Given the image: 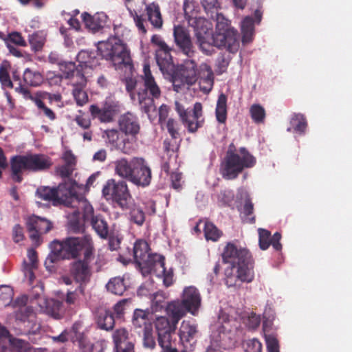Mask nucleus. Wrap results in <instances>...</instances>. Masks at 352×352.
I'll return each instance as SVG.
<instances>
[{
    "label": "nucleus",
    "instance_id": "f257e3e1",
    "mask_svg": "<svg viewBox=\"0 0 352 352\" xmlns=\"http://www.w3.org/2000/svg\"><path fill=\"white\" fill-rule=\"evenodd\" d=\"M79 64L76 66L74 63H67V85L73 87L72 93L77 105L83 106L89 101V98L85 88L87 79L85 76L87 68L92 69L98 64L94 53L81 51L77 55Z\"/></svg>",
    "mask_w": 352,
    "mask_h": 352
},
{
    "label": "nucleus",
    "instance_id": "f03ea898",
    "mask_svg": "<svg viewBox=\"0 0 352 352\" xmlns=\"http://www.w3.org/2000/svg\"><path fill=\"white\" fill-rule=\"evenodd\" d=\"M98 51L103 58L111 63L116 70L132 72L133 64L130 51L120 39L113 37L99 42Z\"/></svg>",
    "mask_w": 352,
    "mask_h": 352
},
{
    "label": "nucleus",
    "instance_id": "7ed1b4c3",
    "mask_svg": "<svg viewBox=\"0 0 352 352\" xmlns=\"http://www.w3.org/2000/svg\"><path fill=\"white\" fill-rule=\"evenodd\" d=\"M239 151V153H236L228 149L226 152L219 168L223 179H235L245 168H252L256 164V158L245 147H241Z\"/></svg>",
    "mask_w": 352,
    "mask_h": 352
},
{
    "label": "nucleus",
    "instance_id": "20e7f679",
    "mask_svg": "<svg viewBox=\"0 0 352 352\" xmlns=\"http://www.w3.org/2000/svg\"><path fill=\"white\" fill-rule=\"evenodd\" d=\"M133 258L144 276L151 274L157 267H162L164 257L160 254H153L148 242L144 239H138L133 245Z\"/></svg>",
    "mask_w": 352,
    "mask_h": 352
},
{
    "label": "nucleus",
    "instance_id": "39448f33",
    "mask_svg": "<svg viewBox=\"0 0 352 352\" xmlns=\"http://www.w3.org/2000/svg\"><path fill=\"white\" fill-rule=\"evenodd\" d=\"M216 30L213 42L217 47L226 48L231 53H235L239 47L238 32L230 28L229 21L222 14L216 12Z\"/></svg>",
    "mask_w": 352,
    "mask_h": 352
},
{
    "label": "nucleus",
    "instance_id": "423d86ee",
    "mask_svg": "<svg viewBox=\"0 0 352 352\" xmlns=\"http://www.w3.org/2000/svg\"><path fill=\"white\" fill-rule=\"evenodd\" d=\"M52 165L50 159L43 154H28L15 156L11 162L13 180L20 182L19 173L23 170L40 171L47 169Z\"/></svg>",
    "mask_w": 352,
    "mask_h": 352
},
{
    "label": "nucleus",
    "instance_id": "0eeeda50",
    "mask_svg": "<svg viewBox=\"0 0 352 352\" xmlns=\"http://www.w3.org/2000/svg\"><path fill=\"white\" fill-rule=\"evenodd\" d=\"M77 192L73 201L77 204L75 206L84 209L85 219H90L91 225L97 234L102 239H107L109 234V226L102 215H94L92 206L87 201L84 195V189L76 186Z\"/></svg>",
    "mask_w": 352,
    "mask_h": 352
},
{
    "label": "nucleus",
    "instance_id": "6e6552de",
    "mask_svg": "<svg viewBox=\"0 0 352 352\" xmlns=\"http://www.w3.org/2000/svg\"><path fill=\"white\" fill-rule=\"evenodd\" d=\"M102 194L107 201L116 203L122 209L129 208L131 195L126 182H116L114 179H108L103 186Z\"/></svg>",
    "mask_w": 352,
    "mask_h": 352
},
{
    "label": "nucleus",
    "instance_id": "1a4fd4ad",
    "mask_svg": "<svg viewBox=\"0 0 352 352\" xmlns=\"http://www.w3.org/2000/svg\"><path fill=\"white\" fill-rule=\"evenodd\" d=\"M76 186L78 187H82L85 190L83 184H78L77 182H73L70 187L67 189V208H71L72 212L67 211V230L74 233L80 234L83 233L85 230V221L88 219H85L84 214L81 217L80 210L84 211L82 208H78L75 206L77 205L76 203L72 201L74 197H76Z\"/></svg>",
    "mask_w": 352,
    "mask_h": 352
},
{
    "label": "nucleus",
    "instance_id": "9d476101",
    "mask_svg": "<svg viewBox=\"0 0 352 352\" xmlns=\"http://www.w3.org/2000/svg\"><path fill=\"white\" fill-rule=\"evenodd\" d=\"M171 81L174 91L179 92L184 85H192L197 80V64L193 60H186L183 65L173 72Z\"/></svg>",
    "mask_w": 352,
    "mask_h": 352
},
{
    "label": "nucleus",
    "instance_id": "9b49d317",
    "mask_svg": "<svg viewBox=\"0 0 352 352\" xmlns=\"http://www.w3.org/2000/svg\"><path fill=\"white\" fill-rule=\"evenodd\" d=\"M94 253V246L90 237H67V259L77 258L82 255L86 260H91Z\"/></svg>",
    "mask_w": 352,
    "mask_h": 352
},
{
    "label": "nucleus",
    "instance_id": "f8f14e48",
    "mask_svg": "<svg viewBox=\"0 0 352 352\" xmlns=\"http://www.w3.org/2000/svg\"><path fill=\"white\" fill-rule=\"evenodd\" d=\"M175 110L179 114L183 124L186 127L189 133H195L199 128L203 126L205 120L203 116V107L201 103L196 102L193 106V117L197 120V122L195 123L189 120L190 111L186 109L184 106L177 101L175 102Z\"/></svg>",
    "mask_w": 352,
    "mask_h": 352
},
{
    "label": "nucleus",
    "instance_id": "ddd939ff",
    "mask_svg": "<svg viewBox=\"0 0 352 352\" xmlns=\"http://www.w3.org/2000/svg\"><path fill=\"white\" fill-rule=\"evenodd\" d=\"M120 111L119 102L111 99H107L101 107L97 104H91L89 107V112L92 118L98 119L102 123L113 122Z\"/></svg>",
    "mask_w": 352,
    "mask_h": 352
},
{
    "label": "nucleus",
    "instance_id": "4468645a",
    "mask_svg": "<svg viewBox=\"0 0 352 352\" xmlns=\"http://www.w3.org/2000/svg\"><path fill=\"white\" fill-rule=\"evenodd\" d=\"M118 125L119 131L129 139L131 144L136 142L141 127L139 118L135 114L129 111L122 114L118 118Z\"/></svg>",
    "mask_w": 352,
    "mask_h": 352
},
{
    "label": "nucleus",
    "instance_id": "2eb2a0df",
    "mask_svg": "<svg viewBox=\"0 0 352 352\" xmlns=\"http://www.w3.org/2000/svg\"><path fill=\"white\" fill-rule=\"evenodd\" d=\"M82 324L80 322H76L70 330L69 338L71 342L76 344L82 352H100L102 343L97 342L91 344L85 333L81 331Z\"/></svg>",
    "mask_w": 352,
    "mask_h": 352
},
{
    "label": "nucleus",
    "instance_id": "dca6fc26",
    "mask_svg": "<svg viewBox=\"0 0 352 352\" xmlns=\"http://www.w3.org/2000/svg\"><path fill=\"white\" fill-rule=\"evenodd\" d=\"M155 328L158 336V344L162 350L172 345L171 334L175 331L177 324L170 321L165 316L158 317L155 321Z\"/></svg>",
    "mask_w": 352,
    "mask_h": 352
},
{
    "label": "nucleus",
    "instance_id": "f3484780",
    "mask_svg": "<svg viewBox=\"0 0 352 352\" xmlns=\"http://www.w3.org/2000/svg\"><path fill=\"white\" fill-rule=\"evenodd\" d=\"M132 165L133 166V170L130 182L138 186H148L152 178L151 170L144 159L133 157Z\"/></svg>",
    "mask_w": 352,
    "mask_h": 352
},
{
    "label": "nucleus",
    "instance_id": "a211bd4d",
    "mask_svg": "<svg viewBox=\"0 0 352 352\" xmlns=\"http://www.w3.org/2000/svg\"><path fill=\"white\" fill-rule=\"evenodd\" d=\"M39 198L52 201L54 206L64 204L66 200V183L65 181L56 187L41 186L36 190Z\"/></svg>",
    "mask_w": 352,
    "mask_h": 352
},
{
    "label": "nucleus",
    "instance_id": "6ab92c4d",
    "mask_svg": "<svg viewBox=\"0 0 352 352\" xmlns=\"http://www.w3.org/2000/svg\"><path fill=\"white\" fill-rule=\"evenodd\" d=\"M174 41L179 50L188 58L194 56L195 51L188 31L182 25H175Z\"/></svg>",
    "mask_w": 352,
    "mask_h": 352
},
{
    "label": "nucleus",
    "instance_id": "aec40b11",
    "mask_svg": "<svg viewBox=\"0 0 352 352\" xmlns=\"http://www.w3.org/2000/svg\"><path fill=\"white\" fill-rule=\"evenodd\" d=\"M26 225L30 237L34 241H38L40 236L49 232L52 227L49 220L36 215L29 217L26 220Z\"/></svg>",
    "mask_w": 352,
    "mask_h": 352
},
{
    "label": "nucleus",
    "instance_id": "412c9836",
    "mask_svg": "<svg viewBox=\"0 0 352 352\" xmlns=\"http://www.w3.org/2000/svg\"><path fill=\"white\" fill-rule=\"evenodd\" d=\"M251 256L248 249L241 247L238 248L231 242L227 243L222 253L223 262L231 264L233 267H235L236 265L250 258Z\"/></svg>",
    "mask_w": 352,
    "mask_h": 352
},
{
    "label": "nucleus",
    "instance_id": "4be33fe9",
    "mask_svg": "<svg viewBox=\"0 0 352 352\" xmlns=\"http://www.w3.org/2000/svg\"><path fill=\"white\" fill-rule=\"evenodd\" d=\"M143 82L144 89L142 95L146 94L153 99H158L161 96V89L157 84L154 76H153L149 64H144L143 67V74L140 76Z\"/></svg>",
    "mask_w": 352,
    "mask_h": 352
},
{
    "label": "nucleus",
    "instance_id": "5701e85b",
    "mask_svg": "<svg viewBox=\"0 0 352 352\" xmlns=\"http://www.w3.org/2000/svg\"><path fill=\"white\" fill-rule=\"evenodd\" d=\"M50 253L45 261L46 269L51 272L53 264L66 258V243L63 241L54 240L50 245Z\"/></svg>",
    "mask_w": 352,
    "mask_h": 352
},
{
    "label": "nucleus",
    "instance_id": "b1692460",
    "mask_svg": "<svg viewBox=\"0 0 352 352\" xmlns=\"http://www.w3.org/2000/svg\"><path fill=\"white\" fill-rule=\"evenodd\" d=\"M190 8V6L185 3L184 5L185 18L188 21L189 25L193 28L196 38L198 33H201V35L212 34L209 32L210 28L208 27V21L203 17H198L197 13L192 12L190 14L188 11Z\"/></svg>",
    "mask_w": 352,
    "mask_h": 352
},
{
    "label": "nucleus",
    "instance_id": "393cba45",
    "mask_svg": "<svg viewBox=\"0 0 352 352\" xmlns=\"http://www.w3.org/2000/svg\"><path fill=\"white\" fill-rule=\"evenodd\" d=\"M91 260L78 259L71 264L70 272L74 280L80 283L89 280L91 270L89 263Z\"/></svg>",
    "mask_w": 352,
    "mask_h": 352
},
{
    "label": "nucleus",
    "instance_id": "a878e982",
    "mask_svg": "<svg viewBox=\"0 0 352 352\" xmlns=\"http://www.w3.org/2000/svg\"><path fill=\"white\" fill-rule=\"evenodd\" d=\"M258 232L259 248L262 250H266L270 245L276 251L279 252L282 250V244L280 243V233L276 232L272 236L270 231L263 228H258Z\"/></svg>",
    "mask_w": 352,
    "mask_h": 352
},
{
    "label": "nucleus",
    "instance_id": "bb28decb",
    "mask_svg": "<svg viewBox=\"0 0 352 352\" xmlns=\"http://www.w3.org/2000/svg\"><path fill=\"white\" fill-rule=\"evenodd\" d=\"M85 27L92 32H97L102 30L107 24L108 16L104 12H98L91 15L85 12L81 15Z\"/></svg>",
    "mask_w": 352,
    "mask_h": 352
},
{
    "label": "nucleus",
    "instance_id": "cd10ccee",
    "mask_svg": "<svg viewBox=\"0 0 352 352\" xmlns=\"http://www.w3.org/2000/svg\"><path fill=\"white\" fill-rule=\"evenodd\" d=\"M171 49L168 47L166 49L156 50L155 58L157 65L163 74L171 76L174 72V64L172 56L170 55Z\"/></svg>",
    "mask_w": 352,
    "mask_h": 352
},
{
    "label": "nucleus",
    "instance_id": "c85d7f7f",
    "mask_svg": "<svg viewBox=\"0 0 352 352\" xmlns=\"http://www.w3.org/2000/svg\"><path fill=\"white\" fill-rule=\"evenodd\" d=\"M181 301L189 310L190 313L195 314L201 303V297L199 291L192 286L185 288Z\"/></svg>",
    "mask_w": 352,
    "mask_h": 352
},
{
    "label": "nucleus",
    "instance_id": "c756f323",
    "mask_svg": "<svg viewBox=\"0 0 352 352\" xmlns=\"http://www.w3.org/2000/svg\"><path fill=\"white\" fill-rule=\"evenodd\" d=\"M119 131L117 129H107L104 133L107 142L116 148L120 149L124 153L129 154L134 150L129 138H125L122 142L119 141Z\"/></svg>",
    "mask_w": 352,
    "mask_h": 352
},
{
    "label": "nucleus",
    "instance_id": "7c9ffc66",
    "mask_svg": "<svg viewBox=\"0 0 352 352\" xmlns=\"http://www.w3.org/2000/svg\"><path fill=\"white\" fill-rule=\"evenodd\" d=\"M38 261L36 252L32 248L29 249L27 252V258L23 261L22 270L30 284L35 279L34 273L38 268Z\"/></svg>",
    "mask_w": 352,
    "mask_h": 352
},
{
    "label": "nucleus",
    "instance_id": "2f4dec72",
    "mask_svg": "<svg viewBox=\"0 0 352 352\" xmlns=\"http://www.w3.org/2000/svg\"><path fill=\"white\" fill-rule=\"evenodd\" d=\"M199 78L201 89L210 91L214 85V73L211 67L207 63H201L197 69V78Z\"/></svg>",
    "mask_w": 352,
    "mask_h": 352
},
{
    "label": "nucleus",
    "instance_id": "473e14b6",
    "mask_svg": "<svg viewBox=\"0 0 352 352\" xmlns=\"http://www.w3.org/2000/svg\"><path fill=\"white\" fill-rule=\"evenodd\" d=\"M254 260L252 256H250L247 259L241 261L239 264L236 265V272L238 277L241 278V281L245 283H251L254 278Z\"/></svg>",
    "mask_w": 352,
    "mask_h": 352
},
{
    "label": "nucleus",
    "instance_id": "72a5a7b5",
    "mask_svg": "<svg viewBox=\"0 0 352 352\" xmlns=\"http://www.w3.org/2000/svg\"><path fill=\"white\" fill-rule=\"evenodd\" d=\"M166 311L167 315L170 318L171 320L175 324L178 322L189 312V310L182 302L181 300H173L168 303L166 307Z\"/></svg>",
    "mask_w": 352,
    "mask_h": 352
},
{
    "label": "nucleus",
    "instance_id": "f704fd0d",
    "mask_svg": "<svg viewBox=\"0 0 352 352\" xmlns=\"http://www.w3.org/2000/svg\"><path fill=\"white\" fill-rule=\"evenodd\" d=\"M146 14L148 21L156 30L162 29L163 26V19L160 11V8L157 3H151L146 6Z\"/></svg>",
    "mask_w": 352,
    "mask_h": 352
},
{
    "label": "nucleus",
    "instance_id": "c9c22d12",
    "mask_svg": "<svg viewBox=\"0 0 352 352\" xmlns=\"http://www.w3.org/2000/svg\"><path fill=\"white\" fill-rule=\"evenodd\" d=\"M96 322L100 329L112 330L115 325V318L113 313L110 310L101 309L98 311Z\"/></svg>",
    "mask_w": 352,
    "mask_h": 352
},
{
    "label": "nucleus",
    "instance_id": "e433bc0d",
    "mask_svg": "<svg viewBox=\"0 0 352 352\" xmlns=\"http://www.w3.org/2000/svg\"><path fill=\"white\" fill-rule=\"evenodd\" d=\"M114 164L116 173L122 178L130 181L133 170L132 160L129 162L125 158H121L116 160Z\"/></svg>",
    "mask_w": 352,
    "mask_h": 352
},
{
    "label": "nucleus",
    "instance_id": "4c0bfd02",
    "mask_svg": "<svg viewBox=\"0 0 352 352\" xmlns=\"http://www.w3.org/2000/svg\"><path fill=\"white\" fill-rule=\"evenodd\" d=\"M214 34L201 35L197 34V41L201 51L206 55H211L214 52V47H217L213 42Z\"/></svg>",
    "mask_w": 352,
    "mask_h": 352
},
{
    "label": "nucleus",
    "instance_id": "58836bf2",
    "mask_svg": "<svg viewBox=\"0 0 352 352\" xmlns=\"http://www.w3.org/2000/svg\"><path fill=\"white\" fill-rule=\"evenodd\" d=\"M242 42L250 43L254 36V21L251 16H246L241 22Z\"/></svg>",
    "mask_w": 352,
    "mask_h": 352
},
{
    "label": "nucleus",
    "instance_id": "ea45409f",
    "mask_svg": "<svg viewBox=\"0 0 352 352\" xmlns=\"http://www.w3.org/2000/svg\"><path fill=\"white\" fill-rule=\"evenodd\" d=\"M197 333V327L190 321L184 320L180 326L179 336L182 342H190Z\"/></svg>",
    "mask_w": 352,
    "mask_h": 352
},
{
    "label": "nucleus",
    "instance_id": "a19ab883",
    "mask_svg": "<svg viewBox=\"0 0 352 352\" xmlns=\"http://www.w3.org/2000/svg\"><path fill=\"white\" fill-rule=\"evenodd\" d=\"M290 124L291 127L287 129L288 131H291L292 129L294 132L302 135L307 129V122L303 114L294 113L290 120Z\"/></svg>",
    "mask_w": 352,
    "mask_h": 352
},
{
    "label": "nucleus",
    "instance_id": "79ce46f5",
    "mask_svg": "<svg viewBox=\"0 0 352 352\" xmlns=\"http://www.w3.org/2000/svg\"><path fill=\"white\" fill-rule=\"evenodd\" d=\"M106 287L109 292L118 296L122 295L126 289L124 279L120 276L111 278Z\"/></svg>",
    "mask_w": 352,
    "mask_h": 352
},
{
    "label": "nucleus",
    "instance_id": "37998d69",
    "mask_svg": "<svg viewBox=\"0 0 352 352\" xmlns=\"http://www.w3.org/2000/svg\"><path fill=\"white\" fill-rule=\"evenodd\" d=\"M217 120L220 123H225L227 119V96L221 94L217 102L215 109Z\"/></svg>",
    "mask_w": 352,
    "mask_h": 352
},
{
    "label": "nucleus",
    "instance_id": "c03bdc74",
    "mask_svg": "<svg viewBox=\"0 0 352 352\" xmlns=\"http://www.w3.org/2000/svg\"><path fill=\"white\" fill-rule=\"evenodd\" d=\"M148 312L142 309H135L133 316V325L135 328H142L145 330L148 325H152L148 319Z\"/></svg>",
    "mask_w": 352,
    "mask_h": 352
},
{
    "label": "nucleus",
    "instance_id": "a18cd8bd",
    "mask_svg": "<svg viewBox=\"0 0 352 352\" xmlns=\"http://www.w3.org/2000/svg\"><path fill=\"white\" fill-rule=\"evenodd\" d=\"M204 236L207 241H217L223 232L212 222L204 221Z\"/></svg>",
    "mask_w": 352,
    "mask_h": 352
},
{
    "label": "nucleus",
    "instance_id": "49530a36",
    "mask_svg": "<svg viewBox=\"0 0 352 352\" xmlns=\"http://www.w3.org/2000/svg\"><path fill=\"white\" fill-rule=\"evenodd\" d=\"M23 80L28 85L36 87L42 83L43 78L38 72L27 68L23 72Z\"/></svg>",
    "mask_w": 352,
    "mask_h": 352
},
{
    "label": "nucleus",
    "instance_id": "de8ad7c7",
    "mask_svg": "<svg viewBox=\"0 0 352 352\" xmlns=\"http://www.w3.org/2000/svg\"><path fill=\"white\" fill-rule=\"evenodd\" d=\"M114 347L126 345L128 343H133L129 337V332L124 328L116 329L113 333Z\"/></svg>",
    "mask_w": 352,
    "mask_h": 352
},
{
    "label": "nucleus",
    "instance_id": "09e8293b",
    "mask_svg": "<svg viewBox=\"0 0 352 352\" xmlns=\"http://www.w3.org/2000/svg\"><path fill=\"white\" fill-rule=\"evenodd\" d=\"M243 221L247 223H254L256 219L254 215V204L250 199H246L241 212Z\"/></svg>",
    "mask_w": 352,
    "mask_h": 352
},
{
    "label": "nucleus",
    "instance_id": "8fccbe9b",
    "mask_svg": "<svg viewBox=\"0 0 352 352\" xmlns=\"http://www.w3.org/2000/svg\"><path fill=\"white\" fill-rule=\"evenodd\" d=\"M250 113L252 120L256 124L265 122L266 113L265 109L258 104H254L250 108Z\"/></svg>",
    "mask_w": 352,
    "mask_h": 352
},
{
    "label": "nucleus",
    "instance_id": "3c124183",
    "mask_svg": "<svg viewBox=\"0 0 352 352\" xmlns=\"http://www.w3.org/2000/svg\"><path fill=\"white\" fill-rule=\"evenodd\" d=\"M235 267H231L230 268H227L225 271V284L228 287H239L241 285V283H243L241 281V278L238 277L237 272H234Z\"/></svg>",
    "mask_w": 352,
    "mask_h": 352
},
{
    "label": "nucleus",
    "instance_id": "603ef678",
    "mask_svg": "<svg viewBox=\"0 0 352 352\" xmlns=\"http://www.w3.org/2000/svg\"><path fill=\"white\" fill-rule=\"evenodd\" d=\"M129 220L131 222L137 225L138 226H142L146 219L145 212L140 207H134L131 209L129 212Z\"/></svg>",
    "mask_w": 352,
    "mask_h": 352
},
{
    "label": "nucleus",
    "instance_id": "864d4df0",
    "mask_svg": "<svg viewBox=\"0 0 352 352\" xmlns=\"http://www.w3.org/2000/svg\"><path fill=\"white\" fill-rule=\"evenodd\" d=\"M45 41V36L43 32H35L29 36V42L35 52L41 50Z\"/></svg>",
    "mask_w": 352,
    "mask_h": 352
},
{
    "label": "nucleus",
    "instance_id": "5fc2aeb1",
    "mask_svg": "<svg viewBox=\"0 0 352 352\" xmlns=\"http://www.w3.org/2000/svg\"><path fill=\"white\" fill-rule=\"evenodd\" d=\"M45 307L46 308V311L51 314L55 318H59V310L62 306V303L58 300H54L53 299L50 300H44Z\"/></svg>",
    "mask_w": 352,
    "mask_h": 352
},
{
    "label": "nucleus",
    "instance_id": "6e6d98bb",
    "mask_svg": "<svg viewBox=\"0 0 352 352\" xmlns=\"http://www.w3.org/2000/svg\"><path fill=\"white\" fill-rule=\"evenodd\" d=\"M143 345L145 348L153 349L156 345L155 338L153 336V327L148 325L145 330H143Z\"/></svg>",
    "mask_w": 352,
    "mask_h": 352
},
{
    "label": "nucleus",
    "instance_id": "4d7b16f0",
    "mask_svg": "<svg viewBox=\"0 0 352 352\" xmlns=\"http://www.w3.org/2000/svg\"><path fill=\"white\" fill-rule=\"evenodd\" d=\"M12 289L7 285L0 286V306L8 305L12 299Z\"/></svg>",
    "mask_w": 352,
    "mask_h": 352
},
{
    "label": "nucleus",
    "instance_id": "13d9d810",
    "mask_svg": "<svg viewBox=\"0 0 352 352\" xmlns=\"http://www.w3.org/2000/svg\"><path fill=\"white\" fill-rule=\"evenodd\" d=\"M157 270H153L152 272L162 273L163 275V283L168 287L173 283V272L171 270L167 271L165 267V259L163 260V265L162 267H157Z\"/></svg>",
    "mask_w": 352,
    "mask_h": 352
},
{
    "label": "nucleus",
    "instance_id": "bf43d9fd",
    "mask_svg": "<svg viewBox=\"0 0 352 352\" xmlns=\"http://www.w3.org/2000/svg\"><path fill=\"white\" fill-rule=\"evenodd\" d=\"M76 160L74 155L72 153L71 151H67V189L73 182H76L80 184L78 180L72 179L74 170L73 166L76 164Z\"/></svg>",
    "mask_w": 352,
    "mask_h": 352
},
{
    "label": "nucleus",
    "instance_id": "052dcab7",
    "mask_svg": "<svg viewBox=\"0 0 352 352\" xmlns=\"http://www.w3.org/2000/svg\"><path fill=\"white\" fill-rule=\"evenodd\" d=\"M166 129L173 139H178L180 137L179 133L178 122L173 118H168L165 123Z\"/></svg>",
    "mask_w": 352,
    "mask_h": 352
},
{
    "label": "nucleus",
    "instance_id": "680f3d73",
    "mask_svg": "<svg viewBox=\"0 0 352 352\" xmlns=\"http://www.w3.org/2000/svg\"><path fill=\"white\" fill-rule=\"evenodd\" d=\"M140 105L142 111L146 113H148L151 109L154 107L153 100L152 97H143L142 93H138Z\"/></svg>",
    "mask_w": 352,
    "mask_h": 352
},
{
    "label": "nucleus",
    "instance_id": "e2e57ef3",
    "mask_svg": "<svg viewBox=\"0 0 352 352\" xmlns=\"http://www.w3.org/2000/svg\"><path fill=\"white\" fill-rule=\"evenodd\" d=\"M164 296L162 292H156L153 294V297L152 299V310L154 312H157L161 311L164 305L162 303L164 300Z\"/></svg>",
    "mask_w": 352,
    "mask_h": 352
},
{
    "label": "nucleus",
    "instance_id": "0e129e2a",
    "mask_svg": "<svg viewBox=\"0 0 352 352\" xmlns=\"http://www.w3.org/2000/svg\"><path fill=\"white\" fill-rule=\"evenodd\" d=\"M0 82L6 87H12V82L10 80L9 73L7 70V64H3L0 67Z\"/></svg>",
    "mask_w": 352,
    "mask_h": 352
},
{
    "label": "nucleus",
    "instance_id": "69168bd1",
    "mask_svg": "<svg viewBox=\"0 0 352 352\" xmlns=\"http://www.w3.org/2000/svg\"><path fill=\"white\" fill-rule=\"evenodd\" d=\"M262 344L256 338H252L247 340L245 352H261Z\"/></svg>",
    "mask_w": 352,
    "mask_h": 352
},
{
    "label": "nucleus",
    "instance_id": "338daca9",
    "mask_svg": "<svg viewBox=\"0 0 352 352\" xmlns=\"http://www.w3.org/2000/svg\"><path fill=\"white\" fill-rule=\"evenodd\" d=\"M12 43L19 46H25L26 42L22 37L20 33L17 32H13L8 34V38L6 39V43Z\"/></svg>",
    "mask_w": 352,
    "mask_h": 352
},
{
    "label": "nucleus",
    "instance_id": "774afa93",
    "mask_svg": "<svg viewBox=\"0 0 352 352\" xmlns=\"http://www.w3.org/2000/svg\"><path fill=\"white\" fill-rule=\"evenodd\" d=\"M265 342L268 352H279L278 342L274 336H265Z\"/></svg>",
    "mask_w": 352,
    "mask_h": 352
}]
</instances>
